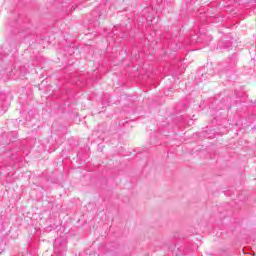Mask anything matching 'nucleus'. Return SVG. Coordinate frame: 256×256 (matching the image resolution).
I'll use <instances>...</instances> for the list:
<instances>
[{"label": "nucleus", "mask_w": 256, "mask_h": 256, "mask_svg": "<svg viewBox=\"0 0 256 256\" xmlns=\"http://www.w3.org/2000/svg\"><path fill=\"white\" fill-rule=\"evenodd\" d=\"M55 245H57V241H55Z\"/></svg>", "instance_id": "f257e3e1"}]
</instances>
